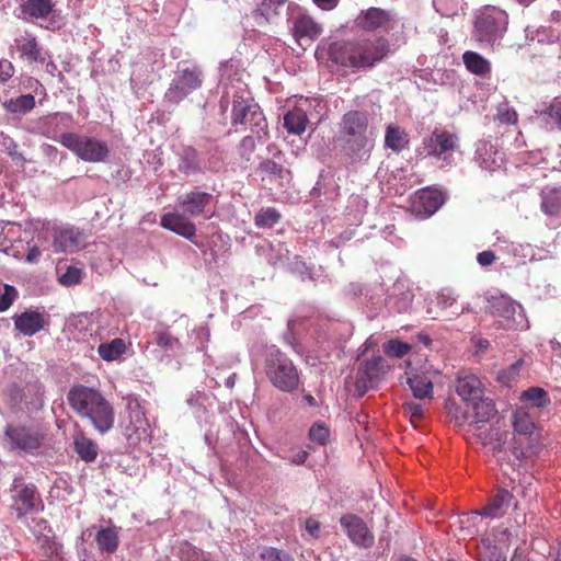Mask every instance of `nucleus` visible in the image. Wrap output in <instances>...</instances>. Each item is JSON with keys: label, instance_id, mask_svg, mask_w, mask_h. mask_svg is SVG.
<instances>
[{"label": "nucleus", "instance_id": "2", "mask_svg": "<svg viewBox=\"0 0 561 561\" xmlns=\"http://www.w3.org/2000/svg\"><path fill=\"white\" fill-rule=\"evenodd\" d=\"M386 37L336 41L328 47V58L333 64L353 69H367L381 61L389 53Z\"/></svg>", "mask_w": 561, "mask_h": 561}, {"label": "nucleus", "instance_id": "53", "mask_svg": "<svg viewBox=\"0 0 561 561\" xmlns=\"http://www.w3.org/2000/svg\"><path fill=\"white\" fill-rule=\"evenodd\" d=\"M156 342L157 344L165 350L172 348L174 345L179 344V340L174 336H172L168 330H156Z\"/></svg>", "mask_w": 561, "mask_h": 561}, {"label": "nucleus", "instance_id": "24", "mask_svg": "<svg viewBox=\"0 0 561 561\" xmlns=\"http://www.w3.org/2000/svg\"><path fill=\"white\" fill-rule=\"evenodd\" d=\"M84 243V238L78 229H65L59 231L54 240V247L61 252H75Z\"/></svg>", "mask_w": 561, "mask_h": 561}, {"label": "nucleus", "instance_id": "37", "mask_svg": "<svg viewBox=\"0 0 561 561\" xmlns=\"http://www.w3.org/2000/svg\"><path fill=\"white\" fill-rule=\"evenodd\" d=\"M473 411H474V420L473 423L478 426V424L490 422L497 413L495 404L492 399H479L478 401H473Z\"/></svg>", "mask_w": 561, "mask_h": 561}, {"label": "nucleus", "instance_id": "50", "mask_svg": "<svg viewBox=\"0 0 561 561\" xmlns=\"http://www.w3.org/2000/svg\"><path fill=\"white\" fill-rule=\"evenodd\" d=\"M16 298L18 290L15 287L5 284L3 286V294L0 296V312L7 311Z\"/></svg>", "mask_w": 561, "mask_h": 561}, {"label": "nucleus", "instance_id": "36", "mask_svg": "<svg viewBox=\"0 0 561 561\" xmlns=\"http://www.w3.org/2000/svg\"><path fill=\"white\" fill-rule=\"evenodd\" d=\"M408 385L416 399L433 397V382L425 375H412L408 378Z\"/></svg>", "mask_w": 561, "mask_h": 561}, {"label": "nucleus", "instance_id": "61", "mask_svg": "<svg viewBox=\"0 0 561 561\" xmlns=\"http://www.w3.org/2000/svg\"><path fill=\"white\" fill-rule=\"evenodd\" d=\"M495 253L490 250L482 251L477 255V261L481 266L492 265L495 262Z\"/></svg>", "mask_w": 561, "mask_h": 561}, {"label": "nucleus", "instance_id": "35", "mask_svg": "<svg viewBox=\"0 0 561 561\" xmlns=\"http://www.w3.org/2000/svg\"><path fill=\"white\" fill-rule=\"evenodd\" d=\"M250 130L257 136L259 139L267 137V122L257 104L252 106L250 114L247 117V124Z\"/></svg>", "mask_w": 561, "mask_h": 561}, {"label": "nucleus", "instance_id": "63", "mask_svg": "<svg viewBox=\"0 0 561 561\" xmlns=\"http://www.w3.org/2000/svg\"><path fill=\"white\" fill-rule=\"evenodd\" d=\"M489 559L488 561H506V556L497 547H489Z\"/></svg>", "mask_w": 561, "mask_h": 561}, {"label": "nucleus", "instance_id": "22", "mask_svg": "<svg viewBox=\"0 0 561 561\" xmlns=\"http://www.w3.org/2000/svg\"><path fill=\"white\" fill-rule=\"evenodd\" d=\"M160 225L181 237L192 239L196 233L195 225L184 215L179 213H167L160 219Z\"/></svg>", "mask_w": 561, "mask_h": 561}, {"label": "nucleus", "instance_id": "13", "mask_svg": "<svg viewBox=\"0 0 561 561\" xmlns=\"http://www.w3.org/2000/svg\"><path fill=\"white\" fill-rule=\"evenodd\" d=\"M390 366L380 355L364 360L357 373L355 388L359 397L364 396L388 373Z\"/></svg>", "mask_w": 561, "mask_h": 561}, {"label": "nucleus", "instance_id": "10", "mask_svg": "<svg viewBox=\"0 0 561 561\" xmlns=\"http://www.w3.org/2000/svg\"><path fill=\"white\" fill-rule=\"evenodd\" d=\"M10 54L18 55V58L27 64H44L45 51L39 44L37 36L28 30H16L13 42L10 46Z\"/></svg>", "mask_w": 561, "mask_h": 561}, {"label": "nucleus", "instance_id": "59", "mask_svg": "<svg viewBox=\"0 0 561 561\" xmlns=\"http://www.w3.org/2000/svg\"><path fill=\"white\" fill-rule=\"evenodd\" d=\"M15 72L13 64L8 59H0V83H7Z\"/></svg>", "mask_w": 561, "mask_h": 561}, {"label": "nucleus", "instance_id": "40", "mask_svg": "<svg viewBox=\"0 0 561 561\" xmlns=\"http://www.w3.org/2000/svg\"><path fill=\"white\" fill-rule=\"evenodd\" d=\"M179 170L184 174H191L198 170V154L193 147H186L183 149Z\"/></svg>", "mask_w": 561, "mask_h": 561}, {"label": "nucleus", "instance_id": "28", "mask_svg": "<svg viewBox=\"0 0 561 561\" xmlns=\"http://www.w3.org/2000/svg\"><path fill=\"white\" fill-rule=\"evenodd\" d=\"M95 542L101 553H114L119 545L117 528L112 526L99 529L95 535Z\"/></svg>", "mask_w": 561, "mask_h": 561}, {"label": "nucleus", "instance_id": "43", "mask_svg": "<svg viewBox=\"0 0 561 561\" xmlns=\"http://www.w3.org/2000/svg\"><path fill=\"white\" fill-rule=\"evenodd\" d=\"M513 426L516 433L523 435H531L535 430V423L524 410L514 413Z\"/></svg>", "mask_w": 561, "mask_h": 561}, {"label": "nucleus", "instance_id": "23", "mask_svg": "<svg viewBox=\"0 0 561 561\" xmlns=\"http://www.w3.org/2000/svg\"><path fill=\"white\" fill-rule=\"evenodd\" d=\"M256 172L261 176L262 182H275L278 186H283L285 181L290 179V171L272 159H264L256 168Z\"/></svg>", "mask_w": 561, "mask_h": 561}, {"label": "nucleus", "instance_id": "45", "mask_svg": "<svg viewBox=\"0 0 561 561\" xmlns=\"http://www.w3.org/2000/svg\"><path fill=\"white\" fill-rule=\"evenodd\" d=\"M478 154H479L478 159L480 161V165L483 169L493 171L496 168L501 167V162H502V158L501 157L499 158L500 162H497L496 158H494L492 160H489V159L485 158V156L497 154V151L492 146L483 145L481 148H479Z\"/></svg>", "mask_w": 561, "mask_h": 561}, {"label": "nucleus", "instance_id": "21", "mask_svg": "<svg viewBox=\"0 0 561 561\" xmlns=\"http://www.w3.org/2000/svg\"><path fill=\"white\" fill-rule=\"evenodd\" d=\"M211 199V194L195 190L179 198V206L186 215L196 217L205 213V208L210 204Z\"/></svg>", "mask_w": 561, "mask_h": 561}, {"label": "nucleus", "instance_id": "54", "mask_svg": "<svg viewBox=\"0 0 561 561\" xmlns=\"http://www.w3.org/2000/svg\"><path fill=\"white\" fill-rule=\"evenodd\" d=\"M260 557L262 561H293L287 553L272 547L265 548Z\"/></svg>", "mask_w": 561, "mask_h": 561}, {"label": "nucleus", "instance_id": "1", "mask_svg": "<svg viewBox=\"0 0 561 561\" xmlns=\"http://www.w3.org/2000/svg\"><path fill=\"white\" fill-rule=\"evenodd\" d=\"M70 409L82 420H87L95 432L105 435L114 428L115 410L113 404L96 388L75 385L67 393Z\"/></svg>", "mask_w": 561, "mask_h": 561}, {"label": "nucleus", "instance_id": "29", "mask_svg": "<svg viewBox=\"0 0 561 561\" xmlns=\"http://www.w3.org/2000/svg\"><path fill=\"white\" fill-rule=\"evenodd\" d=\"M73 448L79 458L85 462H92L99 455L96 443L84 433H79L73 438Z\"/></svg>", "mask_w": 561, "mask_h": 561}, {"label": "nucleus", "instance_id": "64", "mask_svg": "<svg viewBox=\"0 0 561 561\" xmlns=\"http://www.w3.org/2000/svg\"><path fill=\"white\" fill-rule=\"evenodd\" d=\"M322 10H332L337 7L340 0H312Z\"/></svg>", "mask_w": 561, "mask_h": 561}, {"label": "nucleus", "instance_id": "38", "mask_svg": "<svg viewBox=\"0 0 561 561\" xmlns=\"http://www.w3.org/2000/svg\"><path fill=\"white\" fill-rule=\"evenodd\" d=\"M541 210L553 216L561 211V187L549 188L541 193Z\"/></svg>", "mask_w": 561, "mask_h": 561}, {"label": "nucleus", "instance_id": "6", "mask_svg": "<svg viewBox=\"0 0 561 561\" xmlns=\"http://www.w3.org/2000/svg\"><path fill=\"white\" fill-rule=\"evenodd\" d=\"M59 142L82 161L102 163L108 159L110 148L104 140L77 133H62Z\"/></svg>", "mask_w": 561, "mask_h": 561}, {"label": "nucleus", "instance_id": "11", "mask_svg": "<svg viewBox=\"0 0 561 561\" xmlns=\"http://www.w3.org/2000/svg\"><path fill=\"white\" fill-rule=\"evenodd\" d=\"M466 312H471L469 304L458 306L457 296L450 288L440 289L427 305V313L432 319L445 318L451 320Z\"/></svg>", "mask_w": 561, "mask_h": 561}, {"label": "nucleus", "instance_id": "4", "mask_svg": "<svg viewBox=\"0 0 561 561\" xmlns=\"http://www.w3.org/2000/svg\"><path fill=\"white\" fill-rule=\"evenodd\" d=\"M265 374L270 382L279 391L293 392L298 389L300 382L298 370L279 350H271L267 353Z\"/></svg>", "mask_w": 561, "mask_h": 561}, {"label": "nucleus", "instance_id": "46", "mask_svg": "<svg viewBox=\"0 0 561 561\" xmlns=\"http://www.w3.org/2000/svg\"><path fill=\"white\" fill-rule=\"evenodd\" d=\"M279 219V213L275 208L270 207L261 209L255 215V225L257 227H272L273 225L277 224Z\"/></svg>", "mask_w": 561, "mask_h": 561}, {"label": "nucleus", "instance_id": "41", "mask_svg": "<svg viewBox=\"0 0 561 561\" xmlns=\"http://www.w3.org/2000/svg\"><path fill=\"white\" fill-rule=\"evenodd\" d=\"M522 401L530 402L533 407L543 408L550 403L548 393L539 387H531L522 392Z\"/></svg>", "mask_w": 561, "mask_h": 561}, {"label": "nucleus", "instance_id": "12", "mask_svg": "<svg viewBox=\"0 0 561 561\" xmlns=\"http://www.w3.org/2000/svg\"><path fill=\"white\" fill-rule=\"evenodd\" d=\"M422 145L426 156L446 160L458 149L459 137L446 129L435 128Z\"/></svg>", "mask_w": 561, "mask_h": 561}, {"label": "nucleus", "instance_id": "39", "mask_svg": "<svg viewBox=\"0 0 561 561\" xmlns=\"http://www.w3.org/2000/svg\"><path fill=\"white\" fill-rule=\"evenodd\" d=\"M253 105L254 104L250 100L243 99L242 96L234 98L231 110V124L233 126L245 125L247 117Z\"/></svg>", "mask_w": 561, "mask_h": 561}, {"label": "nucleus", "instance_id": "60", "mask_svg": "<svg viewBox=\"0 0 561 561\" xmlns=\"http://www.w3.org/2000/svg\"><path fill=\"white\" fill-rule=\"evenodd\" d=\"M513 492H516V494L522 497L536 496V490L533 488L531 483L524 484V483L519 482L518 485L513 488Z\"/></svg>", "mask_w": 561, "mask_h": 561}, {"label": "nucleus", "instance_id": "33", "mask_svg": "<svg viewBox=\"0 0 561 561\" xmlns=\"http://www.w3.org/2000/svg\"><path fill=\"white\" fill-rule=\"evenodd\" d=\"M51 0H26L21 4L23 14L33 19H46L53 11Z\"/></svg>", "mask_w": 561, "mask_h": 561}, {"label": "nucleus", "instance_id": "55", "mask_svg": "<svg viewBox=\"0 0 561 561\" xmlns=\"http://www.w3.org/2000/svg\"><path fill=\"white\" fill-rule=\"evenodd\" d=\"M255 140L252 136H245L239 144V153L247 162L251 160V156L255 150Z\"/></svg>", "mask_w": 561, "mask_h": 561}, {"label": "nucleus", "instance_id": "5", "mask_svg": "<svg viewBox=\"0 0 561 561\" xmlns=\"http://www.w3.org/2000/svg\"><path fill=\"white\" fill-rule=\"evenodd\" d=\"M508 15L504 10L488 7L477 15L472 36L481 45L493 46L507 31Z\"/></svg>", "mask_w": 561, "mask_h": 561}, {"label": "nucleus", "instance_id": "19", "mask_svg": "<svg viewBox=\"0 0 561 561\" xmlns=\"http://www.w3.org/2000/svg\"><path fill=\"white\" fill-rule=\"evenodd\" d=\"M13 491L11 508L16 513V518L25 517L27 514L35 511L37 505L41 506V511L44 510L43 502L34 486L23 485L21 489H18L16 485H14Z\"/></svg>", "mask_w": 561, "mask_h": 561}, {"label": "nucleus", "instance_id": "16", "mask_svg": "<svg viewBox=\"0 0 561 561\" xmlns=\"http://www.w3.org/2000/svg\"><path fill=\"white\" fill-rule=\"evenodd\" d=\"M340 524L346 530L347 537L354 545L360 548H370L374 545V534L359 516L354 514L343 515L340 518Z\"/></svg>", "mask_w": 561, "mask_h": 561}, {"label": "nucleus", "instance_id": "56", "mask_svg": "<svg viewBox=\"0 0 561 561\" xmlns=\"http://www.w3.org/2000/svg\"><path fill=\"white\" fill-rule=\"evenodd\" d=\"M308 451L301 448H293L290 450V455L287 454H277V456L282 459L288 460L291 465H302L306 462L308 458Z\"/></svg>", "mask_w": 561, "mask_h": 561}, {"label": "nucleus", "instance_id": "62", "mask_svg": "<svg viewBox=\"0 0 561 561\" xmlns=\"http://www.w3.org/2000/svg\"><path fill=\"white\" fill-rule=\"evenodd\" d=\"M306 529L313 538H318L320 536V523L314 518H308L306 520Z\"/></svg>", "mask_w": 561, "mask_h": 561}, {"label": "nucleus", "instance_id": "17", "mask_svg": "<svg viewBox=\"0 0 561 561\" xmlns=\"http://www.w3.org/2000/svg\"><path fill=\"white\" fill-rule=\"evenodd\" d=\"M444 194L435 188L426 187L417 191L411 203V210L420 218H427L444 204Z\"/></svg>", "mask_w": 561, "mask_h": 561}, {"label": "nucleus", "instance_id": "52", "mask_svg": "<svg viewBox=\"0 0 561 561\" xmlns=\"http://www.w3.org/2000/svg\"><path fill=\"white\" fill-rule=\"evenodd\" d=\"M497 119L502 124L514 125L518 121V115L513 107L507 104H501L497 108Z\"/></svg>", "mask_w": 561, "mask_h": 561}, {"label": "nucleus", "instance_id": "31", "mask_svg": "<svg viewBox=\"0 0 561 561\" xmlns=\"http://www.w3.org/2000/svg\"><path fill=\"white\" fill-rule=\"evenodd\" d=\"M385 145L394 152H400L409 145V135L397 125H388L385 135Z\"/></svg>", "mask_w": 561, "mask_h": 561}, {"label": "nucleus", "instance_id": "15", "mask_svg": "<svg viewBox=\"0 0 561 561\" xmlns=\"http://www.w3.org/2000/svg\"><path fill=\"white\" fill-rule=\"evenodd\" d=\"M290 32L295 41L302 46L304 44L310 45L321 34L322 26L311 15L305 12H298L289 19Z\"/></svg>", "mask_w": 561, "mask_h": 561}, {"label": "nucleus", "instance_id": "32", "mask_svg": "<svg viewBox=\"0 0 561 561\" xmlns=\"http://www.w3.org/2000/svg\"><path fill=\"white\" fill-rule=\"evenodd\" d=\"M127 345L123 339L116 337L98 346L99 356L105 362L118 360L126 352Z\"/></svg>", "mask_w": 561, "mask_h": 561}, {"label": "nucleus", "instance_id": "58", "mask_svg": "<svg viewBox=\"0 0 561 561\" xmlns=\"http://www.w3.org/2000/svg\"><path fill=\"white\" fill-rule=\"evenodd\" d=\"M404 412L410 416L411 421H420L424 416V408L423 404L410 401L403 404Z\"/></svg>", "mask_w": 561, "mask_h": 561}, {"label": "nucleus", "instance_id": "9", "mask_svg": "<svg viewBox=\"0 0 561 561\" xmlns=\"http://www.w3.org/2000/svg\"><path fill=\"white\" fill-rule=\"evenodd\" d=\"M4 437L10 450L25 455L39 449L45 439V435L39 430L25 425H8Z\"/></svg>", "mask_w": 561, "mask_h": 561}, {"label": "nucleus", "instance_id": "57", "mask_svg": "<svg viewBox=\"0 0 561 561\" xmlns=\"http://www.w3.org/2000/svg\"><path fill=\"white\" fill-rule=\"evenodd\" d=\"M287 0H262L260 8L256 10V14L264 16L268 20L270 11L277 14V8L283 5Z\"/></svg>", "mask_w": 561, "mask_h": 561}, {"label": "nucleus", "instance_id": "3", "mask_svg": "<svg viewBox=\"0 0 561 561\" xmlns=\"http://www.w3.org/2000/svg\"><path fill=\"white\" fill-rule=\"evenodd\" d=\"M336 140L350 158L360 160L369 157L374 141L367 114L362 111L346 112L339 124Z\"/></svg>", "mask_w": 561, "mask_h": 561}, {"label": "nucleus", "instance_id": "49", "mask_svg": "<svg viewBox=\"0 0 561 561\" xmlns=\"http://www.w3.org/2000/svg\"><path fill=\"white\" fill-rule=\"evenodd\" d=\"M82 271L76 266H68L67 271L59 276V283L64 286L77 285L81 282Z\"/></svg>", "mask_w": 561, "mask_h": 561}, {"label": "nucleus", "instance_id": "7", "mask_svg": "<svg viewBox=\"0 0 561 561\" xmlns=\"http://www.w3.org/2000/svg\"><path fill=\"white\" fill-rule=\"evenodd\" d=\"M124 400L126 416L122 420L123 434L130 446H137L148 436L149 423L137 398L128 396Z\"/></svg>", "mask_w": 561, "mask_h": 561}, {"label": "nucleus", "instance_id": "18", "mask_svg": "<svg viewBox=\"0 0 561 561\" xmlns=\"http://www.w3.org/2000/svg\"><path fill=\"white\" fill-rule=\"evenodd\" d=\"M511 507L514 510L518 508V502L515 500L514 493L500 488L496 493L489 499L488 503L474 513L483 517L501 518Z\"/></svg>", "mask_w": 561, "mask_h": 561}, {"label": "nucleus", "instance_id": "27", "mask_svg": "<svg viewBox=\"0 0 561 561\" xmlns=\"http://www.w3.org/2000/svg\"><path fill=\"white\" fill-rule=\"evenodd\" d=\"M309 119L306 111L298 106L288 111L284 116V127L290 135H302L306 131Z\"/></svg>", "mask_w": 561, "mask_h": 561}, {"label": "nucleus", "instance_id": "25", "mask_svg": "<svg viewBox=\"0 0 561 561\" xmlns=\"http://www.w3.org/2000/svg\"><path fill=\"white\" fill-rule=\"evenodd\" d=\"M456 392L466 402L476 401L482 394V385L478 377L468 375L459 377L456 383Z\"/></svg>", "mask_w": 561, "mask_h": 561}, {"label": "nucleus", "instance_id": "30", "mask_svg": "<svg viewBox=\"0 0 561 561\" xmlns=\"http://www.w3.org/2000/svg\"><path fill=\"white\" fill-rule=\"evenodd\" d=\"M36 105L35 96L31 93L11 98L3 102L2 106L10 114L24 115L31 112Z\"/></svg>", "mask_w": 561, "mask_h": 561}, {"label": "nucleus", "instance_id": "51", "mask_svg": "<svg viewBox=\"0 0 561 561\" xmlns=\"http://www.w3.org/2000/svg\"><path fill=\"white\" fill-rule=\"evenodd\" d=\"M330 436V431L324 424H313L309 431V437L311 440L318 444L324 445Z\"/></svg>", "mask_w": 561, "mask_h": 561}, {"label": "nucleus", "instance_id": "14", "mask_svg": "<svg viewBox=\"0 0 561 561\" xmlns=\"http://www.w3.org/2000/svg\"><path fill=\"white\" fill-rule=\"evenodd\" d=\"M201 85L202 72L199 68L186 66L179 70L176 78L165 92V98L173 103H179Z\"/></svg>", "mask_w": 561, "mask_h": 561}, {"label": "nucleus", "instance_id": "42", "mask_svg": "<svg viewBox=\"0 0 561 561\" xmlns=\"http://www.w3.org/2000/svg\"><path fill=\"white\" fill-rule=\"evenodd\" d=\"M542 118L547 128L554 127L561 129V100H554L542 113Z\"/></svg>", "mask_w": 561, "mask_h": 561}, {"label": "nucleus", "instance_id": "8", "mask_svg": "<svg viewBox=\"0 0 561 561\" xmlns=\"http://www.w3.org/2000/svg\"><path fill=\"white\" fill-rule=\"evenodd\" d=\"M354 27L365 33H390L397 26L392 11L379 7L360 10L353 21Z\"/></svg>", "mask_w": 561, "mask_h": 561}, {"label": "nucleus", "instance_id": "44", "mask_svg": "<svg viewBox=\"0 0 561 561\" xmlns=\"http://www.w3.org/2000/svg\"><path fill=\"white\" fill-rule=\"evenodd\" d=\"M412 346L400 340H390L383 345V352L390 357L401 358L405 356Z\"/></svg>", "mask_w": 561, "mask_h": 561}, {"label": "nucleus", "instance_id": "26", "mask_svg": "<svg viewBox=\"0 0 561 561\" xmlns=\"http://www.w3.org/2000/svg\"><path fill=\"white\" fill-rule=\"evenodd\" d=\"M517 307L518 306L510 297L500 295L492 296L488 299L485 311L493 316L510 320L513 319Z\"/></svg>", "mask_w": 561, "mask_h": 561}, {"label": "nucleus", "instance_id": "48", "mask_svg": "<svg viewBox=\"0 0 561 561\" xmlns=\"http://www.w3.org/2000/svg\"><path fill=\"white\" fill-rule=\"evenodd\" d=\"M446 410L457 426H462L468 422V412L463 411L456 402H448Z\"/></svg>", "mask_w": 561, "mask_h": 561}, {"label": "nucleus", "instance_id": "47", "mask_svg": "<svg viewBox=\"0 0 561 561\" xmlns=\"http://www.w3.org/2000/svg\"><path fill=\"white\" fill-rule=\"evenodd\" d=\"M524 362L523 359H518L514 364H512L507 369L502 370L499 374L497 379L506 385L510 386L511 382L515 381L517 377L519 376L520 367L523 366Z\"/></svg>", "mask_w": 561, "mask_h": 561}, {"label": "nucleus", "instance_id": "20", "mask_svg": "<svg viewBox=\"0 0 561 561\" xmlns=\"http://www.w3.org/2000/svg\"><path fill=\"white\" fill-rule=\"evenodd\" d=\"M14 328L24 336H33L44 329L46 321L42 312L26 310L13 317Z\"/></svg>", "mask_w": 561, "mask_h": 561}, {"label": "nucleus", "instance_id": "34", "mask_svg": "<svg viewBox=\"0 0 561 561\" xmlns=\"http://www.w3.org/2000/svg\"><path fill=\"white\" fill-rule=\"evenodd\" d=\"M462 61L466 68L473 75L485 76L491 71L489 60L476 51H465L462 55Z\"/></svg>", "mask_w": 561, "mask_h": 561}]
</instances>
